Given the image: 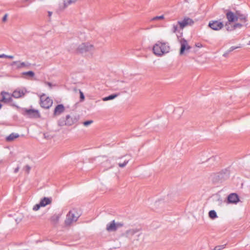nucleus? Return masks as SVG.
I'll return each mask as SVG.
<instances>
[{
	"label": "nucleus",
	"mask_w": 250,
	"mask_h": 250,
	"mask_svg": "<svg viewBox=\"0 0 250 250\" xmlns=\"http://www.w3.org/2000/svg\"><path fill=\"white\" fill-rule=\"evenodd\" d=\"M119 95V94H114L110 95L107 97H104L102 99L103 101H107L109 100H111L117 97Z\"/></svg>",
	"instance_id": "23"
},
{
	"label": "nucleus",
	"mask_w": 250,
	"mask_h": 250,
	"mask_svg": "<svg viewBox=\"0 0 250 250\" xmlns=\"http://www.w3.org/2000/svg\"><path fill=\"white\" fill-rule=\"evenodd\" d=\"M106 229L109 232L117 230L115 220H113L106 225Z\"/></svg>",
	"instance_id": "13"
},
{
	"label": "nucleus",
	"mask_w": 250,
	"mask_h": 250,
	"mask_svg": "<svg viewBox=\"0 0 250 250\" xmlns=\"http://www.w3.org/2000/svg\"><path fill=\"white\" fill-rule=\"evenodd\" d=\"M52 15V12H48V15L49 16H51Z\"/></svg>",
	"instance_id": "45"
},
{
	"label": "nucleus",
	"mask_w": 250,
	"mask_h": 250,
	"mask_svg": "<svg viewBox=\"0 0 250 250\" xmlns=\"http://www.w3.org/2000/svg\"><path fill=\"white\" fill-rule=\"evenodd\" d=\"M181 48L180 54H183L185 51L188 50L191 48L190 46L188 45V42L185 39H182L180 41Z\"/></svg>",
	"instance_id": "9"
},
{
	"label": "nucleus",
	"mask_w": 250,
	"mask_h": 250,
	"mask_svg": "<svg viewBox=\"0 0 250 250\" xmlns=\"http://www.w3.org/2000/svg\"><path fill=\"white\" fill-rule=\"evenodd\" d=\"M224 245L216 246L214 250H221L224 248Z\"/></svg>",
	"instance_id": "39"
},
{
	"label": "nucleus",
	"mask_w": 250,
	"mask_h": 250,
	"mask_svg": "<svg viewBox=\"0 0 250 250\" xmlns=\"http://www.w3.org/2000/svg\"><path fill=\"white\" fill-rule=\"evenodd\" d=\"M208 26L212 30L218 31L223 27L224 24L222 22L218 21H209Z\"/></svg>",
	"instance_id": "5"
},
{
	"label": "nucleus",
	"mask_w": 250,
	"mask_h": 250,
	"mask_svg": "<svg viewBox=\"0 0 250 250\" xmlns=\"http://www.w3.org/2000/svg\"><path fill=\"white\" fill-rule=\"evenodd\" d=\"M164 17L163 15L160 16H156L152 19V21L158 20H163L164 19Z\"/></svg>",
	"instance_id": "33"
},
{
	"label": "nucleus",
	"mask_w": 250,
	"mask_h": 250,
	"mask_svg": "<svg viewBox=\"0 0 250 250\" xmlns=\"http://www.w3.org/2000/svg\"><path fill=\"white\" fill-rule=\"evenodd\" d=\"M2 107V104L0 103V109Z\"/></svg>",
	"instance_id": "46"
},
{
	"label": "nucleus",
	"mask_w": 250,
	"mask_h": 250,
	"mask_svg": "<svg viewBox=\"0 0 250 250\" xmlns=\"http://www.w3.org/2000/svg\"><path fill=\"white\" fill-rule=\"evenodd\" d=\"M93 121L92 120H89V121H85L83 123V124L84 126H88L89 125H90V124H91L92 123H93Z\"/></svg>",
	"instance_id": "34"
},
{
	"label": "nucleus",
	"mask_w": 250,
	"mask_h": 250,
	"mask_svg": "<svg viewBox=\"0 0 250 250\" xmlns=\"http://www.w3.org/2000/svg\"><path fill=\"white\" fill-rule=\"evenodd\" d=\"M170 47L167 42H157L153 46V53L157 56H161L169 51Z\"/></svg>",
	"instance_id": "1"
},
{
	"label": "nucleus",
	"mask_w": 250,
	"mask_h": 250,
	"mask_svg": "<svg viewBox=\"0 0 250 250\" xmlns=\"http://www.w3.org/2000/svg\"><path fill=\"white\" fill-rule=\"evenodd\" d=\"M76 121L77 119L76 118H73L70 115H68L65 118V125L68 126L71 125Z\"/></svg>",
	"instance_id": "17"
},
{
	"label": "nucleus",
	"mask_w": 250,
	"mask_h": 250,
	"mask_svg": "<svg viewBox=\"0 0 250 250\" xmlns=\"http://www.w3.org/2000/svg\"><path fill=\"white\" fill-rule=\"evenodd\" d=\"M45 84L47 85L50 88L53 86V85L50 82H45Z\"/></svg>",
	"instance_id": "40"
},
{
	"label": "nucleus",
	"mask_w": 250,
	"mask_h": 250,
	"mask_svg": "<svg viewBox=\"0 0 250 250\" xmlns=\"http://www.w3.org/2000/svg\"><path fill=\"white\" fill-rule=\"evenodd\" d=\"M226 17L229 22H233L236 21L237 14L235 15L231 11H229L226 13Z\"/></svg>",
	"instance_id": "14"
},
{
	"label": "nucleus",
	"mask_w": 250,
	"mask_h": 250,
	"mask_svg": "<svg viewBox=\"0 0 250 250\" xmlns=\"http://www.w3.org/2000/svg\"><path fill=\"white\" fill-rule=\"evenodd\" d=\"M236 21H239L241 22L245 23V26L247 25V23H246L247 21V17L245 15L237 12Z\"/></svg>",
	"instance_id": "16"
},
{
	"label": "nucleus",
	"mask_w": 250,
	"mask_h": 250,
	"mask_svg": "<svg viewBox=\"0 0 250 250\" xmlns=\"http://www.w3.org/2000/svg\"><path fill=\"white\" fill-rule=\"evenodd\" d=\"M31 169V167L28 166V165H26L24 167H23V170L27 173H29V171Z\"/></svg>",
	"instance_id": "32"
},
{
	"label": "nucleus",
	"mask_w": 250,
	"mask_h": 250,
	"mask_svg": "<svg viewBox=\"0 0 250 250\" xmlns=\"http://www.w3.org/2000/svg\"><path fill=\"white\" fill-rule=\"evenodd\" d=\"M64 106L62 104H58L56 106V107L54 109V114L55 115H60L61 113H62L64 111Z\"/></svg>",
	"instance_id": "15"
},
{
	"label": "nucleus",
	"mask_w": 250,
	"mask_h": 250,
	"mask_svg": "<svg viewBox=\"0 0 250 250\" xmlns=\"http://www.w3.org/2000/svg\"><path fill=\"white\" fill-rule=\"evenodd\" d=\"M58 124L60 126L65 125V119L64 118H61L58 121Z\"/></svg>",
	"instance_id": "29"
},
{
	"label": "nucleus",
	"mask_w": 250,
	"mask_h": 250,
	"mask_svg": "<svg viewBox=\"0 0 250 250\" xmlns=\"http://www.w3.org/2000/svg\"><path fill=\"white\" fill-rule=\"evenodd\" d=\"M80 216V214L76 209L70 210L66 215L65 220V225L69 226L73 222H76Z\"/></svg>",
	"instance_id": "2"
},
{
	"label": "nucleus",
	"mask_w": 250,
	"mask_h": 250,
	"mask_svg": "<svg viewBox=\"0 0 250 250\" xmlns=\"http://www.w3.org/2000/svg\"><path fill=\"white\" fill-rule=\"evenodd\" d=\"M77 0H66L64 1V8L66 7L68 5L75 3Z\"/></svg>",
	"instance_id": "26"
},
{
	"label": "nucleus",
	"mask_w": 250,
	"mask_h": 250,
	"mask_svg": "<svg viewBox=\"0 0 250 250\" xmlns=\"http://www.w3.org/2000/svg\"><path fill=\"white\" fill-rule=\"evenodd\" d=\"M51 201L52 200L51 198L44 197L41 200L40 205L42 206V207H45V206L51 204Z\"/></svg>",
	"instance_id": "19"
},
{
	"label": "nucleus",
	"mask_w": 250,
	"mask_h": 250,
	"mask_svg": "<svg viewBox=\"0 0 250 250\" xmlns=\"http://www.w3.org/2000/svg\"><path fill=\"white\" fill-rule=\"evenodd\" d=\"M129 161V159H125L124 161V163H119L118 165L120 167H124L127 165V164L128 163Z\"/></svg>",
	"instance_id": "28"
},
{
	"label": "nucleus",
	"mask_w": 250,
	"mask_h": 250,
	"mask_svg": "<svg viewBox=\"0 0 250 250\" xmlns=\"http://www.w3.org/2000/svg\"><path fill=\"white\" fill-rule=\"evenodd\" d=\"M0 95L2 96L1 102L5 103H9L12 101V96L10 93L5 91H2L0 93Z\"/></svg>",
	"instance_id": "10"
},
{
	"label": "nucleus",
	"mask_w": 250,
	"mask_h": 250,
	"mask_svg": "<svg viewBox=\"0 0 250 250\" xmlns=\"http://www.w3.org/2000/svg\"><path fill=\"white\" fill-rule=\"evenodd\" d=\"M19 136V135L18 133H12L6 138V140L7 142H11L18 138Z\"/></svg>",
	"instance_id": "22"
},
{
	"label": "nucleus",
	"mask_w": 250,
	"mask_h": 250,
	"mask_svg": "<svg viewBox=\"0 0 250 250\" xmlns=\"http://www.w3.org/2000/svg\"><path fill=\"white\" fill-rule=\"evenodd\" d=\"M9 58V59H12L14 58V56H11V55H6L4 54H0V58Z\"/></svg>",
	"instance_id": "30"
},
{
	"label": "nucleus",
	"mask_w": 250,
	"mask_h": 250,
	"mask_svg": "<svg viewBox=\"0 0 250 250\" xmlns=\"http://www.w3.org/2000/svg\"><path fill=\"white\" fill-rule=\"evenodd\" d=\"M243 26V24L242 23H235L233 26V27H232L231 29H229V27H227V30L228 31H231L232 30H234L236 28H240L242 26Z\"/></svg>",
	"instance_id": "27"
},
{
	"label": "nucleus",
	"mask_w": 250,
	"mask_h": 250,
	"mask_svg": "<svg viewBox=\"0 0 250 250\" xmlns=\"http://www.w3.org/2000/svg\"><path fill=\"white\" fill-rule=\"evenodd\" d=\"M229 53V52L228 51H226L224 54H223V56L224 57H227L228 56V54Z\"/></svg>",
	"instance_id": "44"
},
{
	"label": "nucleus",
	"mask_w": 250,
	"mask_h": 250,
	"mask_svg": "<svg viewBox=\"0 0 250 250\" xmlns=\"http://www.w3.org/2000/svg\"><path fill=\"white\" fill-rule=\"evenodd\" d=\"M115 224H116V227L117 229L118 228H121L124 226V224L121 222H117V223L115 222Z\"/></svg>",
	"instance_id": "35"
},
{
	"label": "nucleus",
	"mask_w": 250,
	"mask_h": 250,
	"mask_svg": "<svg viewBox=\"0 0 250 250\" xmlns=\"http://www.w3.org/2000/svg\"><path fill=\"white\" fill-rule=\"evenodd\" d=\"M178 30V27L177 25H173V32L174 33L176 32V31Z\"/></svg>",
	"instance_id": "41"
},
{
	"label": "nucleus",
	"mask_w": 250,
	"mask_h": 250,
	"mask_svg": "<svg viewBox=\"0 0 250 250\" xmlns=\"http://www.w3.org/2000/svg\"><path fill=\"white\" fill-rule=\"evenodd\" d=\"M138 231L137 229H130L126 231L125 234L126 237L131 238L132 236L138 232Z\"/></svg>",
	"instance_id": "20"
},
{
	"label": "nucleus",
	"mask_w": 250,
	"mask_h": 250,
	"mask_svg": "<svg viewBox=\"0 0 250 250\" xmlns=\"http://www.w3.org/2000/svg\"><path fill=\"white\" fill-rule=\"evenodd\" d=\"M208 216L211 219H214L218 217L217 213L214 210H211L209 211Z\"/></svg>",
	"instance_id": "24"
},
{
	"label": "nucleus",
	"mask_w": 250,
	"mask_h": 250,
	"mask_svg": "<svg viewBox=\"0 0 250 250\" xmlns=\"http://www.w3.org/2000/svg\"><path fill=\"white\" fill-rule=\"evenodd\" d=\"M249 44H250V41L249 42Z\"/></svg>",
	"instance_id": "47"
},
{
	"label": "nucleus",
	"mask_w": 250,
	"mask_h": 250,
	"mask_svg": "<svg viewBox=\"0 0 250 250\" xmlns=\"http://www.w3.org/2000/svg\"><path fill=\"white\" fill-rule=\"evenodd\" d=\"M19 169H20V167H17L15 169H14V172L15 173H17L19 170Z\"/></svg>",
	"instance_id": "43"
},
{
	"label": "nucleus",
	"mask_w": 250,
	"mask_h": 250,
	"mask_svg": "<svg viewBox=\"0 0 250 250\" xmlns=\"http://www.w3.org/2000/svg\"><path fill=\"white\" fill-rule=\"evenodd\" d=\"M216 179L219 181H222L223 180L227 179L229 177L228 172H220L218 173L216 176Z\"/></svg>",
	"instance_id": "18"
},
{
	"label": "nucleus",
	"mask_w": 250,
	"mask_h": 250,
	"mask_svg": "<svg viewBox=\"0 0 250 250\" xmlns=\"http://www.w3.org/2000/svg\"><path fill=\"white\" fill-rule=\"evenodd\" d=\"M80 101H83L84 99V94L81 91H80Z\"/></svg>",
	"instance_id": "38"
},
{
	"label": "nucleus",
	"mask_w": 250,
	"mask_h": 250,
	"mask_svg": "<svg viewBox=\"0 0 250 250\" xmlns=\"http://www.w3.org/2000/svg\"><path fill=\"white\" fill-rule=\"evenodd\" d=\"M40 101L41 106L46 109L50 108L53 104L52 100L49 97H46L45 95L44 94L41 96Z\"/></svg>",
	"instance_id": "4"
},
{
	"label": "nucleus",
	"mask_w": 250,
	"mask_h": 250,
	"mask_svg": "<svg viewBox=\"0 0 250 250\" xmlns=\"http://www.w3.org/2000/svg\"><path fill=\"white\" fill-rule=\"evenodd\" d=\"M62 215V213L54 214L50 218V221L54 224H56L59 222V219Z\"/></svg>",
	"instance_id": "21"
},
{
	"label": "nucleus",
	"mask_w": 250,
	"mask_h": 250,
	"mask_svg": "<svg viewBox=\"0 0 250 250\" xmlns=\"http://www.w3.org/2000/svg\"><path fill=\"white\" fill-rule=\"evenodd\" d=\"M94 50V46L89 43H83L77 48V51L80 53H85L86 52H91Z\"/></svg>",
	"instance_id": "3"
},
{
	"label": "nucleus",
	"mask_w": 250,
	"mask_h": 250,
	"mask_svg": "<svg viewBox=\"0 0 250 250\" xmlns=\"http://www.w3.org/2000/svg\"><path fill=\"white\" fill-rule=\"evenodd\" d=\"M14 65H16L17 66V68L19 69L21 68L22 67H26V68H29L31 63H30L28 62H20V61H14L12 62L11 63V65L13 66Z\"/></svg>",
	"instance_id": "11"
},
{
	"label": "nucleus",
	"mask_w": 250,
	"mask_h": 250,
	"mask_svg": "<svg viewBox=\"0 0 250 250\" xmlns=\"http://www.w3.org/2000/svg\"><path fill=\"white\" fill-rule=\"evenodd\" d=\"M193 23V21L189 18H185L183 21H178V23L181 29L184 28L188 25H191Z\"/></svg>",
	"instance_id": "8"
},
{
	"label": "nucleus",
	"mask_w": 250,
	"mask_h": 250,
	"mask_svg": "<svg viewBox=\"0 0 250 250\" xmlns=\"http://www.w3.org/2000/svg\"><path fill=\"white\" fill-rule=\"evenodd\" d=\"M228 202L229 203L236 204L239 201V198L236 193H231L228 196Z\"/></svg>",
	"instance_id": "12"
},
{
	"label": "nucleus",
	"mask_w": 250,
	"mask_h": 250,
	"mask_svg": "<svg viewBox=\"0 0 250 250\" xmlns=\"http://www.w3.org/2000/svg\"><path fill=\"white\" fill-rule=\"evenodd\" d=\"M43 135L44 138L47 139H49L52 137V136L49 135L48 133H44Z\"/></svg>",
	"instance_id": "37"
},
{
	"label": "nucleus",
	"mask_w": 250,
	"mask_h": 250,
	"mask_svg": "<svg viewBox=\"0 0 250 250\" xmlns=\"http://www.w3.org/2000/svg\"><path fill=\"white\" fill-rule=\"evenodd\" d=\"M24 115L29 118H37L40 117V114L38 110L35 109H25Z\"/></svg>",
	"instance_id": "6"
},
{
	"label": "nucleus",
	"mask_w": 250,
	"mask_h": 250,
	"mask_svg": "<svg viewBox=\"0 0 250 250\" xmlns=\"http://www.w3.org/2000/svg\"><path fill=\"white\" fill-rule=\"evenodd\" d=\"M42 207V206L40 205V203L39 204H37L36 205H35L33 208V209L34 210V211H37L40 208Z\"/></svg>",
	"instance_id": "31"
},
{
	"label": "nucleus",
	"mask_w": 250,
	"mask_h": 250,
	"mask_svg": "<svg viewBox=\"0 0 250 250\" xmlns=\"http://www.w3.org/2000/svg\"><path fill=\"white\" fill-rule=\"evenodd\" d=\"M26 92L27 91L25 88H18L13 91L12 96L15 98H20L23 97Z\"/></svg>",
	"instance_id": "7"
},
{
	"label": "nucleus",
	"mask_w": 250,
	"mask_h": 250,
	"mask_svg": "<svg viewBox=\"0 0 250 250\" xmlns=\"http://www.w3.org/2000/svg\"><path fill=\"white\" fill-rule=\"evenodd\" d=\"M240 47V46H231L228 51H229V52H230L232 51H233L234 50L237 49V48H238Z\"/></svg>",
	"instance_id": "36"
},
{
	"label": "nucleus",
	"mask_w": 250,
	"mask_h": 250,
	"mask_svg": "<svg viewBox=\"0 0 250 250\" xmlns=\"http://www.w3.org/2000/svg\"><path fill=\"white\" fill-rule=\"evenodd\" d=\"M22 75L23 76H27L29 77H33L35 76V73L33 71H29L27 72H23L22 73Z\"/></svg>",
	"instance_id": "25"
},
{
	"label": "nucleus",
	"mask_w": 250,
	"mask_h": 250,
	"mask_svg": "<svg viewBox=\"0 0 250 250\" xmlns=\"http://www.w3.org/2000/svg\"><path fill=\"white\" fill-rule=\"evenodd\" d=\"M7 14H5V15L3 16V18H2V21H6V20H7Z\"/></svg>",
	"instance_id": "42"
}]
</instances>
